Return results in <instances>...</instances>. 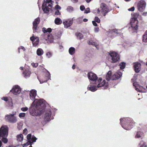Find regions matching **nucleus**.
Returning <instances> with one entry per match:
<instances>
[{
    "label": "nucleus",
    "mask_w": 147,
    "mask_h": 147,
    "mask_svg": "<svg viewBox=\"0 0 147 147\" xmlns=\"http://www.w3.org/2000/svg\"><path fill=\"white\" fill-rule=\"evenodd\" d=\"M122 75L121 72L118 71L114 74L112 76V80H116L119 79Z\"/></svg>",
    "instance_id": "21"
},
{
    "label": "nucleus",
    "mask_w": 147,
    "mask_h": 147,
    "mask_svg": "<svg viewBox=\"0 0 147 147\" xmlns=\"http://www.w3.org/2000/svg\"><path fill=\"white\" fill-rule=\"evenodd\" d=\"M80 8L81 11H83L85 9V7L84 6L82 5L81 6Z\"/></svg>",
    "instance_id": "58"
},
{
    "label": "nucleus",
    "mask_w": 147,
    "mask_h": 147,
    "mask_svg": "<svg viewBox=\"0 0 147 147\" xmlns=\"http://www.w3.org/2000/svg\"><path fill=\"white\" fill-rule=\"evenodd\" d=\"M143 41L145 42H147V35L144 34L143 36Z\"/></svg>",
    "instance_id": "41"
},
{
    "label": "nucleus",
    "mask_w": 147,
    "mask_h": 147,
    "mask_svg": "<svg viewBox=\"0 0 147 147\" xmlns=\"http://www.w3.org/2000/svg\"><path fill=\"white\" fill-rule=\"evenodd\" d=\"M87 76L90 80L94 81V82H95L98 79L97 75L94 73L91 72L88 73V74Z\"/></svg>",
    "instance_id": "13"
},
{
    "label": "nucleus",
    "mask_w": 147,
    "mask_h": 147,
    "mask_svg": "<svg viewBox=\"0 0 147 147\" xmlns=\"http://www.w3.org/2000/svg\"><path fill=\"white\" fill-rule=\"evenodd\" d=\"M31 65L33 67L36 68L38 66V63H34L33 62L31 63Z\"/></svg>",
    "instance_id": "43"
},
{
    "label": "nucleus",
    "mask_w": 147,
    "mask_h": 147,
    "mask_svg": "<svg viewBox=\"0 0 147 147\" xmlns=\"http://www.w3.org/2000/svg\"><path fill=\"white\" fill-rule=\"evenodd\" d=\"M77 36L78 38L79 39H81L83 38V35L82 34L80 33H79L77 34Z\"/></svg>",
    "instance_id": "36"
},
{
    "label": "nucleus",
    "mask_w": 147,
    "mask_h": 147,
    "mask_svg": "<svg viewBox=\"0 0 147 147\" xmlns=\"http://www.w3.org/2000/svg\"><path fill=\"white\" fill-rule=\"evenodd\" d=\"M59 48L60 49H62L63 48V47L61 45H59Z\"/></svg>",
    "instance_id": "61"
},
{
    "label": "nucleus",
    "mask_w": 147,
    "mask_h": 147,
    "mask_svg": "<svg viewBox=\"0 0 147 147\" xmlns=\"http://www.w3.org/2000/svg\"><path fill=\"white\" fill-rule=\"evenodd\" d=\"M5 137H2V138L1 139L2 141L4 143H6L8 142V140L6 138H5Z\"/></svg>",
    "instance_id": "40"
},
{
    "label": "nucleus",
    "mask_w": 147,
    "mask_h": 147,
    "mask_svg": "<svg viewBox=\"0 0 147 147\" xmlns=\"http://www.w3.org/2000/svg\"><path fill=\"white\" fill-rule=\"evenodd\" d=\"M55 8L56 9H61V7L58 5H57L55 6Z\"/></svg>",
    "instance_id": "55"
},
{
    "label": "nucleus",
    "mask_w": 147,
    "mask_h": 147,
    "mask_svg": "<svg viewBox=\"0 0 147 147\" xmlns=\"http://www.w3.org/2000/svg\"><path fill=\"white\" fill-rule=\"evenodd\" d=\"M18 52L19 53H20V50L22 49L24 51H26V48L25 47L23 46H20L18 48Z\"/></svg>",
    "instance_id": "38"
},
{
    "label": "nucleus",
    "mask_w": 147,
    "mask_h": 147,
    "mask_svg": "<svg viewBox=\"0 0 147 147\" xmlns=\"http://www.w3.org/2000/svg\"><path fill=\"white\" fill-rule=\"evenodd\" d=\"M55 23L57 25H59L62 23V21L59 18H57L55 20Z\"/></svg>",
    "instance_id": "31"
},
{
    "label": "nucleus",
    "mask_w": 147,
    "mask_h": 147,
    "mask_svg": "<svg viewBox=\"0 0 147 147\" xmlns=\"http://www.w3.org/2000/svg\"><path fill=\"white\" fill-rule=\"evenodd\" d=\"M147 14V12H144L143 13L142 15L143 16H146Z\"/></svg>",
    "instance_id": "64"
},
{
    "label": "nucleus",
    "mask_w": 147,
    "mask_h": 147,
    "mask_svg": "<svg viewBox=\"0 0 147 147\" xmlns=\"http://www.w3.org/2000/svg\"><path fill=\"white\" fill-rule=\"evenodd\" d=\"M66 10L68 12H71L74 11V9L73 7L69 6L67 7Z\"/></svg>",
    "instance_id": "34"
},
{
    "label": "nucleus",
    "mask_w": 147,
    "mask_h": 147,
    "mask_svg": "<svg viewBox=\"0 0 147 147\" xmlns=\"http://www.w3.org/2000/svg\"><path fill=\"white\" fill-rule=\"evenodd\" d=\"M38 68H39L40 69H42V70L43 71L44 70L47 71V70L46 69H45V68L43 67V65H39Z\"/></svg>",
    "instance_id": "51"
},
{
    "label": "nucleus",
    "mask_w": 147,
    "mask_h": 147,
    "mask_svg": "<svg viewBox=\"0 0 147 147\" xmlns=\"http://www.w3.org/2000/svg\"><path fill=\"white\" fill-rule=\"evenodd\" d=\"M87 43L89 45H94L97 48H98V44L97 41H94L92 39H89Z\"/></svg>",
    "instance_id": "22"
},
{
    "label": "nucleus",
    "mask_w": 147,
    "mask_h": 147,
    "mask_svg": "<svg viewBox=\"0 0 147 147\" xmlns=\"http://www.w3.org/2000/svg\"><path fill=\"white\" fill-rule=\"evenodd\" d=\"M100 8L101 9L102 13L105 16V14L109 11V9L107 6L106 4L104 3H102L100 6Z\"/></svg>",
    "instance_id": "16"
},
{
    "label": "nucleus",
    "mask_w": 147,
    "mask_h": 147,
    "mask_svg": "<svg viewBox=\"0 0 147 147\" xmlns=\"http://www.w3.org/2000/svg\"><path fill=\"white\" fill-rule=\"evenodd\" d=\"M73 3H76L78 2V0H71Z\"/></svg>",
    "instance_id": "62"
},
{
    "label": "nucleus",
    "mask_w": 147,
    "mask_h": 147,
    "mask_svg": "<svg viewBox=\"0 0 147 147\" xmlns=\"http://www.w3.org/2000/svg\"><path fill=\"white\" fill-rule=\"evenodd\" d=\"M139 16L137 13H134L131 18L130 22L129 30L133 32H136L138 28V21L137 19Z\"/></svg>",
    "instance_id": "3"
},
{
    "label": "nucleus",
    "mask_w": 147,
    "mask_h": 147,
    "mask_svg": "<svg viewBox=\"0 0 147 147\" xmlns=\"http://www.w3.org/2000/svg\"><path fill=\"white\" fill-rule=\"evenodd\" d=\"M25 113H20L19 114V116L20 118L24 117L25 116Z\"/></svg>",
    "instance_id": "45"
},
{
    "label": "nucleus",
    "mask_w": 147,
    "mask_h": 147,
    "mask_svg": "<svg viewBox=\"0 0 147 147\" xmlns=\"http://www.w3.org/2000/svg\"><path fill=\"white\" fill-rule=\"evenodd\" d=\"M120 121V124L122 127L126 130L130 129L135 124L133 119L129 117L121 118Z\"/></svg>",
    "instance_id": "2"
},
{
    "label": "nucleus",
    "mask_w": 147,
    "mask_h": 147,
    "mask_svg": "<svg viewBox=\"0 0 147 147\" xmlns=\"http://www.w3.org/2000/svg\"><path fill=\"white\" fill-rule=\"evenodd\" d=\"M1 99L7 102L10 100V99H11V98L5 96L2 97Z\"/></svg>",
    "instance_id": "39"
},
{
    "label": "nucleus",
    "mask_w": 147,
    "mask_h": 147,
    "mask_svg": "<svg viewBox=\"0 0 147 147\" xmlns=\"http://www.w3.org/2000/svg\"><path fill=\"white\" fill-rule=\"evenodd\" d=\"M7 106L9 107H12L13 105V104L12 102V99H10V100L7 103Z\"/></svg>",
    "instance_id": "33"
},
{
    "label": "nucleus",
    "mask_w": 147,
    "mask_h": 147,
    "mask_svg": "<svg viewBox=\"0 0 147 147\" xmlns=\"http://www.w3.org/2000/svg\"><path fill=\"white\" fill-rule=\"evenodd\" d=\"M77 21L79 23H81L82 22V18H79L77 19Z\"/></svg>",
    "instance_id": "54"
},
{
    "label": "nucleus",
    "mask_w": 147,
    "mask_h": 147,
    "mask_svg": "<svg viewBox=\"0 0 147 147\" xmlns=\"http://www.w3.org/2000/svg\"><path fill=\"white\" fill-rule=\"evenodd\" d=\"M40 22V19L37 18L35 19L32 22V29L33 32H35L37 31L39 28L38 25Z\"/></svg>",
    "instance_id": "10"
},
{
    "label": "nucleus",
    "mask_w": 147,
    "mask_h": 147,
    "mask_svg": "<svg viewBox=\"0 0 147 147\" xmlns=\"http://www.w3.org/2000/svg\"><path fill=\"white\" fill-rule=\"evenodd\" d=\"M125 42H126V47H130L132 46L133 45L130 43V42L128 41H126Z\"/></svg>",
    "instance_id": "44"
},
{
    "label": "nucleus",
    "mask_w": 147,
    "mask_h": 147,
    "mask_svg": "<svg viewBox=\"0 0 147 147\" xmlns=\"http://www.w3.org/2000/svg\"><path fill=\"white\" fill-rule=\"evenodd\" d=\"M98 87L97 85L95 84V82L93 84L90 83L87 87L88 90H90L92 92H94L97 90L98 89Z\"/></svg>",
    "instance_id": "14"
},
{
    "label": "nucleus",
    "mask_w": 147,
    "mask_h": 147,
    "mask_svg": "<svg viewBox=\"0 0 147 147\" xmlns=\"http://www.w3.org/2000/svg\"><path fill=\"white\" fill-rule=\"evenodd\" d=\"M52 53L51 52H48L46 53L47 57L48 58H50L52 56Z\"/></svg>",
    "instance_id": "35"
},
{
    "label": "nucleus",
    "mask_w": 147,
    "mask_h": 147,
    "mask_svg": "<svg viewBox=\"0 0 147 147\" xmlns=\"http://www.w3.org/2000/svg\"><path fill=\"white\" fill-rule=\"evenodd\" d=\"M23 125V124L22 123L20 122L18 123V128L19 129H22Z\"/></svg>",
    "instance_id": "42"
},
{
    "label": "nucleus",
    "mask_w": 147,
    "mask_h": 147,
    "mask_svg": "<svg viewBox=\"0 0 147 147\" xmlns=\"http://www.w3.org/2000/svg\"><path fill=\"white\" fill-rule=\"evenodd\" d=\"M47 74H46V77L47 78V80L45 81H41L39 80V81L40 82V84H42L43 82H46L48 80H49V79H50L51 77V76L50 74L49 73V72L47 71Z\"/></svg>",
    "instance_id": "29"
},
{
    "label": "nucleus",
    "mask_w": 147,
    "mask_h": 147,
    "mask_svg": "<svg viewBox=\"0 0 147 147\" xmlns=\"http://www.w3.org/2000/svg\"><path fill=\"white\" fill-rule=\"evenodd\" d=\"M95 84L97 85L98 88H103L104 89H106L108 85V82H106L105 80H102L101 78L97 79L95 82Z\"/></svg>",
    "instance_id": "6"
},
{
    "label": "nucleus",
    "mask_w": 147,
    "mask_h": 147,
    "mask_svg": "<svg viewBox=\"0 0 147 147\" xmlns=\"http://www.w3.org/2000/svg\"><path fill=\"white\" fill-rule=\"evenodd\" d=\"M76 66L75 65V64H74L73 65L72 67V68L73 69H74L75 68Z\"/></svg>",
    "instance_id": "63"
},
{
    "label": "nucleus",
    "mask_w": 147,
    "mask_h": 147,
    "mask_svg": "<svg viewBox=\"0 0 147 147\" xmlns=\"http://www.w3.org/2000/svg\"><path fill=\"white\" fill-rule=\"evenodd\" d=\"M36 53L38 56H41L43 54L44 51L42 49L38 48L37 50Z\"/></svg>",
    "instance_id": "28"
},
{
    "label": "nucleus",
    "mask_w": 147,
    "mask_h": 147,
    "mask_svg": "<svg viewBox=\"0 0 147 147\" xmlns=\"http://www.w3.org/2000/svg\"><path fill=\"white\" fill-rule=\"evenodd\" d=\"M17 140L18 142H21L23 139V136L22 134H18L17 136Z\"/></svg>",
    "instance_id": "27"
},
{
    "label": "nucleus",
    "mask_w": 147,
    "mask_h": 147,
    "mask_svg": "<svg viewBox=\"0 0 147 147\" xmlns=\"http://www.w3.org/2000/svg\"><path fill=\"white\" fill-rule=\"evenodd\" d=\"M125 65V63L124 62H121L119 64L120 68L121 69H124Z\"/></svg>",
    "instance_id": "37"
},
{
    "label": "nucleus",
    "mask_w": 147,
    "mask_h": 147,
    "mask_svg": "<svg viewBox=\"0 0 147 147\" xmlns=\"http://www.w3.org/2000/svg\"><path fill=\"white\" fill-rule=\"evenodd\" d=\"M30 40L32 41L33 45L34 46H37L39 42V38L36 36H34V34L30 38Z\"/></svg>",
    "instance_id": "17"
},
{
    "label": "nucleus",
    "mask_w": 147,
    "mask_h": 147,
    "mask_svg": "<svg viewBox=\"0 0 147 147\" xmlns=\"http://www.w3.org/2000/svg\"><path fill=\"white\" fill-rule=\"evenodd\" d=\"M146 6V3L145 1L141 0L138 2L137 7L138 10L140 12H143L145 9Z\"/></svg>",
    "instance_id": "12"
},
{
    "label": "nucleus",
    "mask_w": 147,
    "mask_h": 147,
    "mask_svg": "<svg viewBox=\"0 0 147 147\" xmlns=\"http://www.w3.org/2000/svg\"><path fill=\"white\" fill-rule=\"evenodd\" d=\"M42 31L43 32L45 33V32H47V29L45 28H43L42 29Z\"/></svg>",
    "instance_id": "57"
},
{
    "label": "nucleus",
    "mask_w": 147,
    "mask_h": 147,
    "mask_svg": "<svg viewBox=\"0 0 147 147\" xmlns=\"http://www.w3.org/2000/svg\"><path fill=\"white\" fill-rule=\"evenodd\" d=\"M138 147H147L146 143L143 141H140L138 145Z\"/></svg>",
    "instance_id": "32"
},
{
    "label": "nucleus",
    "mask_w": 147,
    "mask_h": 147,
    "mask_svg": "<svg viewBox=\"0 0 147 147\" xmlns=\"http://www.w3.org/2000/svg\"><path fill=\"white\" fill-rule=\"evenodd\" d=\"M92 23L94 26H97V24L96 23V22H95V21H92Z\"/></svg>",
    "instance_id": "59"
},
{
    "label": "nucleus",
    "mask_w": 147,
    "mask_h": 147,
    "mask_svg": "<svg viewBox=\"0 0 147 147\" xmlns=\"http://www.w3.org/2000/svg\"><path fill=\"white\" fill-rule=\"evenodd\" d=\"M53 2L51 0H46L43 1L42 9L45 13H47L51 10Z\"/></svg>",
    "instance_id": "4"
},
{
    "label": "nucleus",
    "mask_w": 147,
    "mask_h": 147,
    "mask_svg": "<svg viewBox=\"0 0 147 147\" xmlns=\"http://www.w3.org/2000/svg\"><path fill=\"white\" fill-rule=\"evenodd\" d=\"M22 74L24 78H29L31 74L29 68V67L26 68L24 71H23Z\"/></svg>",
    "instance_id": "18"
},
{
    "label": "nucleus",
    "mask_w": 147,
    "mask_h": 147,
    "mask_svg": "<svg viewBox=\"0 0 147 147\" xmlns=\"http://www.w3.org/2000/svg\"><path fill=\"white\" fill-rule=\"evenodd\" d=\"M133 86L135 87V89H136V87H138V86H139V85L138 84V83L137 82H134L133 84Z\"/></svg>",
    "instance_id": "50"
},
{
    "label": "nucleus",
    "mask_w": 147,
    "mask_h": 147,
    "mask_svg": "<svg viewBox=\"0 0 147 147\" xmlns=\"http://www.w3.org/2000/svg\"><path fill=\"white\" fill-rule=\"evenodd\" d=\"M37 95V91L35 89H32L29 91V97L30 99L34 101L36 100L35 99V97Z\"/></svg>",
    "instance_id": "15"
},
{
    "label": "nucleus",
    "mask_w": 147,
    "mask_h": 147,
    "mask_svg": "<svg viewBox=\"0 0 147 147\" xmlns=\"http://www.w3.org/2000/svg\"><path fill=\"white\" fill-rule=\"evenodd\" d=\"M73 24V22L70 20H68L64 21L63 24L64 25L65 28H67L71 26Z\"/></svg>",
    "instance_id": "20"
},
{
    "label": "nucleus",
    "mask_w": 147,
    "mask_h": 147,
    "mask_svg": "<svg viewBox=\"0 0 147 147\" xmlns=\"http://www.w3.org/2000/svg\"><path fill=\"white\" fill-rule=\"evenodd\" d=\"M28 108L27 107H22V108L21 109V110H22V111L25 112L26 111L28 110Z\"/></svg>",
    "instance_id": "47"
},
{
    "label": "nucleus",
    "mask_w": 147,
    "mask_h": 147,
    "mask_svg": "<svg viewBox=\"0 0 147 147\" xmlns=\"http://www.w3.org/2000/svg\"><path fill=\"white\" fill-rule=\"evenodd\" d=\"M55 14L56 15H60V13L59 11L58 10H56L55 12Z\"/></svg>",
    "instance_id": "52"
},
{
    "label": "nucleus",
    "mask_w": 147,
    "mask_h": 147,
    "mask_svg": "<svg viewBox=\"0 0 147 147\" xmlns=\"http://www.w3.org/2000/svg\"><path fill=\"white\" fill-rule=\"evenodd\" d=\"M119 30H118L117 29L111 30L108 31L107 32L109 36H111L112 34H118L119 33Z\"/></svg>",
    "instance_id": "23"
},
{
    "label": "nucleus",
    "mask_w": 147,
    "mask_h": 147,
    "mask_svg": "<svg viewBox=\"0 0 147 147\" xmlns=\"http://www.w3.org/2000/svg\"><path fill=\"white\" fill-rule=\"evenodd\" d=\"M23 133L25 135H26L28 134V130L26 128H25L23 130Z\"/></svg>",
    "instance_id": "48"
},
{
    "label": "nucleus",
    "mask_w": 147,
    "mask_h": 147,
    "mask_svg": "<svg viewBox=\"0 0 147 147\" xmlns=\"http://www.w3.org/2000/svg\"><path fill=\"white\" fill-rule=\"evenodd\" d=\"M69 52L70 55H73L75 53V49L73 47H71L69 49Z\"/></svg>",
    "instance_id": "30"
},
{
    "label": "nucleus",
    "mask_w": 147,
    "mask_h": 147,
    "mask_svg": "<svg viewBox=\"0 0 147 147\" xmlns=\"http://www.w3.org/2000/svg\"><path fill=\"white\" fill-rule=\"evenodd\" d=\"M144 133L141 131H138L135 136V138H138L142 137L143 136Z\"/></svg>",
    "instance_id": "25"
},
{
    "label": "nucleus",
    "mask_w": 147,
    "mask_h": 147,
    "mask_svg": "<svg viewBox=\"0 0 147 147\" xmlns=\"http://www.w3.org/2000/svg\"><path fill=\"white\" fill-rule=\"evenodd\" d=\"M41 38L42 40H48L50 43L53 42L54 40L53 36L52 34H42L41 35Z\"/></svg>",
    "instance_id": "11"
},
{
    "label": "nucleus",
    "mask_w": 147,
    "mask_h": 147,
    "mask_svg": "<svg viewBox=\"0 0 147 147\" xmlns=\"http://www.w3.org/2000/svg\"><path fill=\"white\" fill-rule=\"evenodd\" d=\"M27 139L28 140L27 142L22 145L23 147H26L29 145H30L29 147H32V144L34 142H35L37 138L34 136H32L31 134H29L27 136Z\"/></svg>",
    "instance_id": "7"
},
{
    "label": "nucleus",
    "mask_w": 147,
    "mask_h": 147,
    "mask_svg": "<svg viewBox=\"0 0 147 147\" xmlns=\"http://www.w3.org/2000/svg\"><path fill=\"white\" fill-rule=\"evenodd\" d=\"M99 28L98 27H95L94 28V31L95 32H97L99 31Z\"/></svg>",
    "instance_id": "56"
},
{
    "label": "nucleus",
    "mask_w": 147,
    "mask_h": 147,
    "mask_svg": "<svg viewBox=\"0 0 147 147\" xmlns=\"http://www.w3.org/2000/svg\"><path fill=\"white\" fill-rule=\"evenodd\" d=\"M47 32H50L51 31L52 29L51 28H48L47 29Z\"/></svg>",
    "instance_id": "60"
},
{
    "label": "nucleus",
    "mask_w": 147,
    "mask_h": 147,
    "mask_svg": "<svg viewBox=\"0 0 147 147\" xmlns=\"http://www.w3.org/2000/svg\"><path fill=\"white\" fill-rule=\"evenodd\" d=\"M108 59L112 63H116L119 60V55L115 52H110L109 53Z\"/></svg>",
    "instance_id": "5"
},
{
    "label": "nucleus",
    "mask_w": 147,
    "mask_h": 147,
    "mask_svg": "<svg viewBox=\"0 0 147 147\" xmlns=\"http://www.w3.org/2000/svg\"><path fill=\"white\" fill-rule=\"evenodd\" d=\"M90 9L89 7L86 8L84 11V13H87L90 12Z\"/></svg>",
    "instance_id": "49"
},
{
    "label": "nucleus",
    "mask_w": 147,
    "mask_h": 147,
    "mask_svg": "<svg viewBox=\"0 0 147 147\" xmlns=\"http://www.w3.org/2000/svg\"><path fill=\"white\" fill-rule=\"evenodd\" d=\"M106 79L109 81L110 80H112V76H111V71H109L107 73L106 76Z\"/></svg>",
    "instance_id": "26"
},
{
    "label": "nucleus",
    "mask_w": 147,
    "mask_h": 147,
    "mask_svg": "<svg viewBox=\"0 0 147 147\" xmlns=\"http://www.w3.org/2000/svg\"><path fill=\"white\" fill-rule=\"evenodd\" d=\"M44 110L43 119L45 121H50L52 109L43 99L35 100L33 102L29 109L30 114L34 116L40 115Z\"/></svg>",
    "instance_id": "1"
},
{
    "label": "nucleus",
    "mask_w": 147,
    "mask_h": 147,
    "mask_svg": "<svg viewBox=\"0 0 147 147\" xmlns=\"http://www.w3.org/2000/svg\"><path fill=\"white\" fill-rule=\"evenodd\" d=\"M134 7H133L131 8L128 9V10L129 11H133L134 10Z\"/></svg>",
    "instance_id": "53"
},
{
    "label": "nucleus",
    "mask_w": 147,
    "mask_h": 147,
    "mask_svg": "<svg viewBox=\"0 0 147 147\" xmlns=\"http://www.w3.org/2000/svg\"><path fill=\"white\" fill-rule=\"evenodd\" d=\"M94 21L95 22H97L98 23H99L100 22V19L97 17H95L94 18Z\"/></svg>",
    "instance_id": "46"
},
{
    "label": "nucleus",
    "mask_w": 147,
    "mask_h": 147,
    "mask_svg": "<svg viewBox=\"0 0 147 147\" xmlns=\"http://www.w3.org/2000/svg\"><path fill=\"white\" fill-rule=\"evenodd\" d=\"M15 114L7 115L5 116V120L7 122L11 123H15L18 121L17 117L14 116Z\"/></svg>",
    "instance_id": "8"
},
{
    "label": "nucleus",
    "mask_w": 147,
    "mask_h": 147,
    "mask_svg": "<svg viewBox=\"0 0 147 147\" xmlns=\"http://www.w3.org/2000/svg\"><path fill=\"white\" fill-rule=\"evenodd\" d=\"M22 91L20 87L18 85L14 86L10 91L13 95H18Z\"/></svg>",
    "instance_id": "9"
},
{
    "label": "nucleus",
    "mask_w": 147,
    "mask_h": 147,
    "mask_svg": "<svg viewBox=\"0 0 147 147\" xmlns=\"http://www.w3.org/2000/svg\"><path fill=\"white\" fill-rule=\"evenodd\" d=\"M138 86V87L136 88V90L137 91L141 92H146V89L145 88L139 85Z\"/></svg>",
    "instance_id": "24"
},
{
    "label": "nucleus",
    "mask_w": 147,
    "mask_h": 147,
    "mask_svg": "<svg viewBox=\"0 0 147 147\" xmlns=\"http://www.w3.org/2000/svg\"><path fill=\"white\" fill-rule=\"evenodd\" d=\"M134 70L136 73H138L140 71L141 65L140 63L136 62L133 63Z\"/></svg>",
    "instance_id": "19"
}]
</instances>
